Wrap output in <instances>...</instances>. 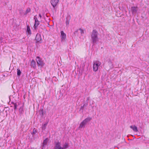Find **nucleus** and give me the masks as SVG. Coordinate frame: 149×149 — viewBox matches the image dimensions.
I'll use <instances>...</instances> for the list:
<instances>
[{"mask_svg":"<svg viewBox=\"0 0 149 149\" xmlns=\"http://www.w3.org/2000/svg\"><path fill=\"white\" fill-rule=\"evenodd\" d=\"M98 32L95 30H93L91 35L92 41L94 45L98 41L99 39L98 37Z\"/></svg>","mask_w":149,"mask_h":149,"instance_id":"f257e3e1","label":"nucleus"},{"mask_svg":"<svg viewBox=\"0 0 149 149\" xmlns=\"http://www.w3.org/2000/svg\"><path fill=\"white\" fill-rule=\"evenodd\" d=\"M68 147V144L67 142H65L61 147L60 142H58L55 143L54 149H66Z\"/></svg>","mask_w":149,"mask_h":149,"instance_id":"f03ea898","label":"nucleus"},{"mask_svg":"<svg viewBox=\"0 0 149 149\" xmlns=\"http://www.w3.org/2000/svg\"><path fill=\"white\" fill-rule=\"evenodd\" d=\"M92 119V118L91 117H88L83 120V121L80 123L79 128H81L82 127H84L85 125L87 123L90 121Z\"/></svg>","mask_w":149,"mask_h":149,"instance_id":"7ed1b4c3","label":"nucleus"},{"mask_svg":"<svg viewBox=\"0 0 149 149\" xmlns=\"http://www.w3.org/2000/svg\"><path fill=\"white\" fill-rule=\"evenodd\" d=\"M101 63L99 61H94L93 63V70L95 72H96L97 71L98 67L101 65Z\"/></svg>","mask_w":149,"mask_h":149,"instance_id":"20e7f679","label":"nucleus"},{"mask_svg":"<svg viewBox=\"0 0 149 149\" xmlns=\"http://www.w3.org/2000/svg\"><path fill=\"white\" fill-rule=\"evenodd\" d=\"M37 63L38 65L41 67L43 66L44 65V63L42 59L39 56H37L36 59Z\"/></svg>","mask_w":149,"mask_h":149,"instance_id":"39448f33","label":"nucleus"},{"mask_svg":"<svg viewBox=\"0 0 149 149\" xmlns=\"http://www.w3.org/2000/svg\"><path fill=\"white\" fill-rule=\"evenodd\" d=\"M131 10L132 14L134 15H135L137 13L138 8L137 7H132L131 8Z\"/></svg>","mask_w":149,"mask_h":149,"instance_id":"423d86ee","label":"nucleus"},{"mask_svg":"<svg viewBox=\"0 0 149 149\" xmlns=\"http://www.w3.org/2000/svg\"><path fill=\"white\" fill-rule=\"evenodd\" d=\"M59 0H51L50 3L51 5L54 8L58 4Z\"/></svg>","mask_w":149,"mask_h":149,"instance_id":"0eeeda50","label":"nucleus"},{"mask_svg":"<svg viewBox=\"0 0 149 149\" xmlns=\"http://www.w3.org/2000/svg\"><path fill=\"white\" fill-rule=\"evenodd\" d=\"M61 41L62 42H64L65 41V38H66V35L63 31H61Z\"/></svg>","mask_w":149,"mask_h":149,"instance_id":"6e6552de","label":"nucleus"},{"mask_svg":"<svg viewBox=\"0 0 149 149\" xmlns=\"http://www.w3.org/2000/svg\"><path fill=\"white\" fill-rule=\"evenodd\" d=\"M37 15H35L34 18V19L35 20V23L34 25V28L36 29V27L38 26L39 24V21L38 19V18L37 17Z\"/></svg>","mask_w":149,"mask_h":149,"instance_id":"1a4fd4ad","label":"nucleus"},{"mask_svg":"<svg viewBox=\"0 0 149 149\" xmlns=\"http://www.w3.org/2000/svg\"><path fill=\"white\" fill-rule=\"evenodd\" d=\"M31 9L29 8L26 9V11L25 12H23V10H20L19 11V13L21 14L22 15V14L21 13L22 12V13H23V15H25L27 13H29L31 11Z\"/></svg>","mask_w":149,"mask_h":149,"instance_id":"9d476101","label":"nucleus"},{"mask_svg":"<svg viewBox=\"0 0 149 149\" xmlns=\"http://www.w3.org/2000/svg\"><path fill=\"white\" fill-rule=\"evenodd\" d=\"M48 141V138H46L45 140L43 141L42 143V149H43V148H45V146L47 145Z\"/></svg>","mask_w":149,"mask_h":149,"instance_id":"9b49d317","label":"nucleus"},{"mask_svg":"<svg viewBox=\"0 0 149 149\" xmlns=\"http://www.w3.org/2000/svg\"><path fill=\"white\" fill-rule=\"evenodd\" d=\"M36 40L37 42H39L41 40V38L40 34H37L36 37Z\"/></svg>","mask_w":149,"mask_h":149,"instance_id":"f8f14e48","label":"nucleus"},{"mask_svg":"<svg viewBox=\"0 0 149 149\" xmlns=\"http://www.w3.org/2000/svg\"><path fill=\"white\" fill-rule=\"evenodd\" d=\"M26 32L27 34L29 35H30L31 33L30 28L29 25L27 26V30Z\"/></svg>","mask_w":149,"mask_h":149,"instance_id":"ddd939ff","label":"nucleus"},{"mask_svg":"<svg viewBox=\"0 0 149 149\" xmlns=\"http://www.w3.org/2000/svg\"><path fill=\"white\" fill-rule=\"evenodd\" d=\"M31 67L33 68H35L36 67V63L35 61L33 60L31 62Z\"/></svg>","mask_w":149,"mask_h":149,"instance_id":"4468645a","label":"nucleus"},{"mask_svg":"<svg viewBox=\"0 0 149 149\" xmlns=\"http://www.w3.org/2000/svg\"><path fill=\"white\" fill-rule=\"evenodd\" d=\"M130 128L132 129L134 132H137L138 129L137 127L134 125H131L130 127Z\"/></svg>","mask_w":149,"mask_h":149,"instance_id":"2eb2a0df","label":"nucleus"},{"mask_svg":"<svg viewBox=\"0 0 149 149\" xmlns=\"http://www.w3.org/2000/svg\"><path fill=\"white\" fill-rule=\"evenodd\" d=\"M23 106L20 107L19 109V112L20 114H22L24 113Z\"/></svg>","mask_w":149,"mask_h":149,"instance_id":"dca6fc26","label":"nucleus"},{"mask_svg":"<svg viewBox=\"0 0 149 149\" xmlns=\"http://www.w3.org/2000/svg\"><path fill=\"white\" fill-rule=\"evenodd\" d=\"M37 132L35 128H34L33 130V132L31 133L33 136L34 137V134H36Z\"/></svg>","mask_w":149,"mask_h":149,"instance_id":"f3484780","label":"nucleus"},{"mask_svg":"<svg viewBox=\"0 0 149 149\" xmlns=\"http://www.w3.org/2000/svg\"><path fill=\"white\" fill-rule=\"evenodd\" d=\"M47 123H45L42 126V130H45L46 128V127L47 125Z\"/></svg>","mask_w":149,"mask_h":149,"instance_id":"a211bd4d","label":"nucleus"},{"mask_svg":"<svg viewBox=\"0 0 149 149\" xmlns=\"http://www.w3.org/2000/svg\"><path fill=\"white\" fill-rule=\"evenodd\" d=\"M70 19H68V17L66 18V26H68L69 24Z\"/></svg>","mask_w":149,"mask_h":149,"instance_id":"6ab92c4d","label":"nucleus"},{"mask_svg":"<svg viewBox=\"0 0 149 149\" xmlns=\"http://www.w3.org/2000/svg\"><path fill=\"white\" fill-rule=\"evenodd\" d=\"M78 30L80 31V33L81 34L84 33V30L81 28H80L79 30H77L76 31H75V32H77Z\"/></svg>","mask_w":149,"mask_h":149,"instance_id":"aec40b11","label":"nucleus"},{"mask_svg":"<svg viewBox=\"0 0 149 149\" xmlns=\"http://www.w3.org/2000/svg\"><path fill=\"white\" fill-rule=\"evenodd\" d=\"M21 72L19 69H17V75L18 76H20L21 75Z\"/></svg>","mask_w":149,"mask_h":149,"instance_id":"412c9836","label":"nucleus"},{"mask_svg":"<svg viewBox=\"0 0 149 149\" xmlns=\"http://www.w3.org/2000/svg\"><path fill=\"white\" fill-rule=\"evenodd\" d=\"M109 64L110 66V68H112L113 67V64L112 63L111 61H109Z\"/></svg>","mask_w":149,"mask_h":149,"instance_id":"4be33fe9","label":"nucleus"},{"mask_svg":"<svg viewBox=\"0 0 149 149\" xmlns=\"http://www.w3.org/2000/svg\"><path fill=\"white\" fill-rule=\"evenodd\" d=\"M17 105L16 103H14V109L15 110L17 109Z\"/></svg>","mask_w":149,"mask_h":149,"instance_id":"5701e85b","label":"nucleus"},{"mask_svg":"<svg viewBox=\"0 0 149 149\" xmlns=\"http://www.w3.org/2000/svg\"><path fill=\"white\" fill-rule=\"evenodd\" d=\"M40 113L41 115H42V116L43 115V109L41 110L40 111Z\"/></svg>","mask_w":149,"mask_h":149,"instance_id":"b1692460","label":"nucleus"},{"mask_svg":"<svg viewBox=\"0 0 149 149\" xmlns=\"http://www.w3.org/2000/svg\"><path fill=\"white\" fill-rule=\"evenodd\" d=\"M85 104H84L83 106H81V109H83L84 107L85 106Z\"/></svg>","mask_w":149,"mask_h":149,"instance_id":"393cba45","label":"nucleus"},{"mask_svg":"<svg viewBox=\"0 0 149 149\" xmlns=\"http://www.w3.org/2000/svg\"><path fill=\"white\" fill-rule=\"evenodd\" d=\"M39 16L40 18L41 19L42 18V16L40 14H39Z\"/></svg>","mask_w":149,"mask_h":149,"instance_id":"a878e982","label":"nucleus"},{"mask_svg":"<svg viewBox=\"0 0 149 149\" xmlns=\"http://www.w3.org/2000/svg\"><path fill=\"white\" fill-rule=\"evenodd\" d=\"M89 97H87L86 98V100H86L87 101H88L89 100Z\"/></svg>","mask_w":149,"mask_h":149,"instance_id":"bb28decb","label":"nucleus"}]
</instances>
